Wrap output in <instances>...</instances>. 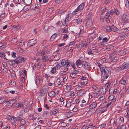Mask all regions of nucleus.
Returning a JSON list of instances; mask_svg holds the SVG:
<instances>
[{"label": "nucleus", "mask_w": 129, "mask_h": 129, "mask_svg": "<svg viewBox=\"0 0 129 129\" xmlns=\"http://www.w3.org/2000/svg\"><path fill=\"white\" fill-rule=\"evenodd\" d=\"M99 66L101 71V74L102 76L104 77V79H107L109 76V74H111L110 69L108 67H105V68Z\"/></svg>", "instance_id": "nucleus-1"}, {"label": "nucleus", "mask_w": 129, "mask_h": 129, "mask_svg": "<svg viewBox=\"0 0 129 129\" xmlns=\"http://www.w3.org/2000/svg\"><path fill=\"white\" fill-rule=\"evenodd\" d=\"M39 53L42 56L41 62H46L49 59V56L45 54V53L44 51L40 50L39 51Z\"/></svg>", "instance_id": "nucleus-2"}, {"label": "nucleus", "mask_w": 129, "mask_h": 129, "mask_svg": "<svg viewBox=\"0 0 129 129\" xmlns=\"http://www.w3.org/2000/svg\"><path fill=\"white\" fill-rule=\"evenodd\" d=\"M85 4V3L84 2L81 3L78 6L77 8L76 9L75 11L73 12V14L75 15L76 14L80 12L83 9L84 7Z\"/></svg>", "instance_id": "nucleus-3"}, {"label": "nucleus", "mask_w": 129, "mask_h": 129, "mask_svg": "<svg viewBox=\"0 0 129 129\" xmlns=\"http://www.w3.org/2000/svg\"><path fill=\"white\" fill-rule=\"evenodd\" d=\"M26 59V58H24L21 56H18L14 60V62L16 64H18L19 63H22V62H25Z\"/></svg>", "instance_id": "nucleus-4"}, {"label": "nucleus", "mask_w": 129, "mask_h": 129, "mask_svg": "<svg viewBox=\"0 0 129 129\" xmlns=\"http://www.w3.org/2000/svg\"><path fill=\"white\" fill-rule=\"evenodd\" d=\"M48 90V88L47 86H43L42 90L40 91L39 95L41 96H43L47 93Z\"/></svg>", "instance_id": "nucleus-5"}, {"label": "nucleus", "mask_w": 129, "mask_h": 129, "mask_svg": "<svg viewBox=\"0 0 129 129\" xmlns=\"http://www.w3.org/2000/svg\"><path fill=\"white\" fill-rule=\"evenodd\" d=\"M9 119L11 123L15 127L18 124V122L16 121L15 117L14 116H9Z\"/></svg>", "instance_id": "nucleus-6"}, {"label": "nucleus", "mask_w": 129, "mask_h": 129, "mask_svg": "<svg viewBox=\"0 0 129 129\" xmlns=\"http://www.w3.org/2000/svg\"><path fill=\"white\" fill-rule=\"evenodd\" d=\"M122 22L126 24L129 22V17L125 14H123L122 17Z\"/></svg>", "instance_id": "nucleus-7"}, {"label": "nucleus", "mask_w": 129, "mask_h": 129, "mask_svg": "<svg viewBox=\"0 0 129 129\" xmlns=\"http://www.w3.org/2000/svg\"><path fill=\"white\" fill-rule=\"evenodd\" d=\"M16 101L15 99L7 101H5L6 103L7 104V106L8 107H10L15 103Z\"/></svg>", "instance_id": "nucleus-8"}, {"label": "nucleus", "mask_w": 129, "mask_h": 129, "mask_svg": "<svg viewBox=\"0 0 129 129\" xmlns=\"http://www.w3.org/2000/svg\"><path fill=\"white\" fill-rule=\"evenodd\" d=\"M85 69L90 70L91 69V65L90 64L85 61H83L82 66Z\"/></svg>", "instance_id": "nucleus-9"}, {"label": "nucleus", "mask_w": 129, "mask_h": 129, "mask_svg": "<svg viewBox=\"0 0 129 129\" xmlns=\"http://www.w3.org/2000/svg\"><path fill=\"white\" fill-rule=\"evenodd\" d=\"M88 82L87 79H81V81L79 83V84L81 87H83L86 86L87 84L88 83Z\"/></svg>", "instance_id": "nucleus-10"}, {"label": "nucleus", "mask_w": 129, "mask_h": 129, "mask_svg": "<svg viewBox=\"0 0 129 129\" xmlns=\"http://www.w3.org/2000/svg\"><path fill=\"white\" fill-rule=\"evenodd\" d=\"M121 70L125 69H128L129 68V63H124L120 67Z\"/></svg>", "instance_id": "nucleus-11"}, {"label": "nucleus", "mask_w": 129, "mask_h": 129, "mask_svg": "<svg viewBox=\"0 0 129 129\" xmlns=\"http://www.w3.org/2000/svg\"><path fill=\"white\" fill-rule=\"evenodd\" d=\"M109 92L113 94H116L118 92V91L117 89H115L113 87H111L109 89Z\"/></svg>", "instance_id": "nucleus-12"}, {"label": "nucleus", "mask_w": 129, "mask_h": 129, "mask_svg": "<svg viewBox=\"0 0 129 129\" xmlns=\"http://www.w3.org/2000/svg\"><path fill=\"white\" fill-rule=\"evenodd\" d=\"M86 91L84 89H80L79 91H78L77 94L79 96H83L85 95Z\"/></svg>", "instance_id": "nucleus-13"}, {"label": "nucleus", "mask_w": 129, "mask_h": 129, "mask_svg": "<svg viewBox=\"0 0 129 129\" xmlns=\"http://www.w3.org/2000/svg\"><path fill=\"white\" fill-rule=\"evenodd\" d=\"M117 122L115 121V118H112L110 122V124L111 126H115L117 125Z\"/></svg>", "instance_id": "nucleus-14"}, {"label": "nucleus", "mask_w": 129, "mask_h": 129, "mask_svg": "<svg viewBox=\"0 0 129 129\" xmlns=\"http://www.w3.org/2000/svg\"><path fill=\"white\" fill-rule=\"evenodd\" d=\"M112 31H113L120 33H121V31L119 30L118 29L116 26H114L113 25L111 26Z\"/></svg>", "instance_id": "nucleus-15"}, {"label": "nucleus", "mask_w": 129, "mask_h": 129, "mask_svg": "<svg viewBox=\"0 0 129 129\" xmlns=\"http://www.w3.org/2000/svg\"><path fill=\"white\" fill-rule=\"evenodd\" d=\"M126 79L125 77H122L120 82L121 83V84L123 85H125L126 83Z\"/></svg>", "instance_id": "nucleus-16"}, {"label": "nucleus", "mask_w": 129, "mask_h": 129, "mask_svg": "<svg viewBox=\"0 0 129 129\" xmlns=\"http://www.w3.org/2000/svg\"><path fill=\"white\" fill-rule=\"evenodd\" d=\"M89 104H90V109L95 108L97 106V103H96L95 102L90 103Z\"/></svg>", "instance_id": "nucleus-17"}, {"label": "nucleus", "mask_w": 129, "mask_h": 129, "mask_svg": "<svg viewBox=\"0 0 129 129\" xmlns=\"http://www.w3.org/2000/svg\"><path fill=\"white\" fill-rule=\"evenodd\" d=\"M109 100L115 103L116 101V98L115 96L112 95H111L108 98Z\"/></svg>", "instance_id": "nucleus-18"}, {"label": "nucleus", "mask_w": 129, "mask_h": 129, "mask_svg": "<svg viewBox=\"0 0 129 129\" xmlns=\"http://www.w3.org/2000/svg\"><path fill=\"white\" fill-rule=\"evenodd\" d=\"M92 25V20H86V25L88 27H91Z\"/></svg>", "instance_id": "nucleus-19"}, {"label": "nucleus", "mask_w": 129, "mask_h": 129, "mask_svg": "<svg viewBox=\"0 0 129 129\" xmlns=\"http://www.w3.org/2000/svg\"><path fill=\"white\" fill-rule=\"evenodd\" d=\"M36 41L33 39L30 40L28 43V45L30 46H31L36 44Z\"/></svg>", "instance_id": "nucleus-20"}, {"label": "nucleus", "mask_w": 129, "mask_h": 129, "mask_svg": "<svg viewBox=\"0 0 129 129\" xmlns=\"http://www.w3.org/2000/svg\"><path fill=\"white\" fill-rule=\"evenodd\" d=\"M44 49V50L43 51H44L47 54H49L50 52V50L49 48V47L47 46H45L43 48Z\"/></svg>", "instance_id": "nucleus-21"}, {"label": "nucleus", "mask_w": 129, "mask_h": 129, "mask_svg": "<svg viewBox=\"0 0 129 129\" xmlns=\"http://www.w3.org/2000/svg\"><path fill=\"white\" fill-rule=\"evenodd\" d=\"M65 115L66 116L67 118H69L72 116L73 115V114L72 113L68 111V112H67L65 114Z\"/></svg>", "instance_id": "nucleus-22"}, {"label": "nucleus", "mask_w": 129, "mask_h": 129, "mask_svg": "<svg viewBox=\"0 0 129 129\" xmlns=\"http://www.w3.org/2000/svg\"><path fill=\"white\" fill-rule=\"evenodd\" d=\"M83 61H81L79 59L76 61V64L80 68V67L81 66H82V63Z\"/></svg>", "instance_id": "nucleus-23"}, {"label": "nucleus", "mask_w": 129, "mask_h": 129, "mask_svg": "<svg viewBox=\"0 0 129 129\" xmlns=\"http://www.w3.org/2000/svg\"><path fill=\"white\" fill-rule=\"evenodd\" d=\"M109 59H110V60L112 62H116L118 60V57L117 56L113 57H111V58H110Z\"/></svg>", "instance_id": "nucleus-24"}, {"label": "nucleus", "mask_w": 129, "mask_h": 129, "mask_svg": "<svg viewBox=\"0 0 129 129\" xmlns=\"http://www.w3.org/2000/svg\"><path fill=\"white\" fill-rule=\"evenodd\" d=\"M59 112V111L57 109H54L53 110L51 111L50 112V114L51 115H55L58 113Z\"/></svg>", "instance_id": "nucleus-25"}, {"label": "nucleus", "mask_w": 129, "mask_h": 129, "mask_svg": "<svg viewBox=\"0 0 129 129\" xmlns=\"http://www.w3.org/2000/svg\"><path fill=\"white\" fill-rule=\"evenodd\" d=\"M104 30H105L106 31L110 32L112 31L111 26V27L109 26H105L104 27Z\"/></svg>", "instance_id": "nucleus-26"}, {"label": "nucleus", "mask_w": 129, "mask_h": 129, "mask_svg": "<svg viewBox=\"0 0 129 129\" xmlns=\"http://www.w3.org/2000/svg\"><path fill=\"white\" fill-rule=\"evenodd\" d=\"M31 8V6L29 5H26L24 6L22 10L25 12L28 11L29 9Z\"/></svg>", "instance_id": "nucleus-27"}, {"label": "nucleus", "mask_w": 129, "mask_h": 129, "mask_svg": "<svg viewBox=\"0 0 129 129\" xmlns=\"http://www.w3.org/2000/svg\"><path fill=\"white\" fill-rule=\"evenodd\" d=\"M36 82L38 83H40L41 82L42 80V78L40 77H39L38 76H36Z\"/></svg>", "instance_id": "nucleus-28"}, {"label": "nucleus", "mask_w": 129, "mask_h": 129, "mask_svg": "<svg viewBox=\"0 0 129 129\" xmlns=\"http://www.w3.org/2000/svg\"><path fill=\"white\" fill-rule=\"evenodd\" d=\"M20 73L21 76H24L25 77L27 75L26 71L25 70H23L20 72Z\"/></svg>", "instance_id": "nucleus-29"}, {"label": "nucleus", "mask_w": 129, "mask_h": 129, "mask_svg": "<svg viewBox=\"0 0 129 129\" xmlns=\"http://www.w3.org/2000/svg\"><path fill=\"white\" fill-rule=\"evenodd\" d=\"M58 68V66H56L55 67H53L51 69V72L52 73H54L56 72V70Z\"/></svg>", "instance_id": "nucleus-30"}, {"label": "nucleus", "mask_w": 129, "mask_h": 129, "mask_svg": "<svg viewBox=\"0 0 129 129\" xmlns=\"http://www.w3.org/2000/svg\"><path fill=\"white\" fill-rule=\"evenodd\" d=\"M74 22L75 23L78 24H80L82 22V20L81 19L78 18V19H76L74 20Z\"/></svg>", "instance_id": "nucleus-31"}, {"label": "nucleus", "mask_w": 129, "mask_h": 129, "mask_svg": "<svg viewBox=\"0 0 129 129\" xmlns=\"http://www.w3.org/2000/svg\"><path fill=\"white\" fill-rule=\"evenodd\" d=\"M48 95L50 97L52 98L55 96V93L53 91H51L48 93Z\"/></svg>", "instance_id": "nucleus-32"}, {"label": "nucleus", "mask_w": 129, "mask_h": 129, "mask_svg": "<svg viewBox=\"0 0 129 129\" xmlns=\"http://www.w3.org/2000/svg\"><path fill=\"white\" fill-rule=\"evenodd\" d=\"M111 85V83L109 82H108V83H106L105 84V85L104 87V88L107 90H108V89L110 87V85Z\"/></svg>", "instance_id": "nucleus-33"}, {"label": "nucleus", "mask_w": 129, "mask_h": 129, "mask_svg": "<svg viewBox=\"0 0 129 129\" xmlns=\"http://www.w3.org/2000/svg\"><path fill=\"white\" fill-rule=\"evenodd\" d=\"M14 61V60H10L8 61V62L10 65L12 66L15 63Z\"/></svg>", "instance_id": "nucleus-34"}, {"label": "nucleus", "mask_w": 129, "mask_h": 129, "mask_svg": "<svg viewBox=\"0 0 129 129\" xmlns=\"http://www.w3.org/2000/svg\"><path fill=\"white\" fill-rule=\"evenodd\" d=\"M32 0H24V3L26 5H30L32 3Z\"/></svg>", "instance_id": "nucleus-35"}, {"label": "nucleus", "mask_w": 129, "mask_h": 129, "mask_svg": "<svg viewBox=\"0 0 129 129\" xmlns=\"http://www.w3.org/2000/svg\"><path fill=\"white\" fill-rule=\"evenodd\" d=\"M114 103H115L110 101L106 105V108H108L109 106L110 107L111 106L113 105Z\"/></svg>", "instance_id": "nucleus-36"}, {"label": "nucleus", "mask_w": 129, "mask_h": 129, "mask_svg": "<svg viewBox=\"0 0 129 129\" xmlns=\"http://www.w3.org/2000/svg\"><path fill=\"white\" fill-rule=\"evenodd\" d=\"M100 94L99 93H94L92 94L94 98H96L98 97Z\"/></svg>", "instance_id": "nucleus-37"}, {"label": "nucleus", "mask_w": 129, "mask_h": 129, "mask_svg": "<svg viewBox=\"0 0 129 129\" xmlns=\"http://www.w3.org/2000/svg\"><path fill=\"white\" fill-rule=\"evenodd\" d=\"M25 126L24 125L21 124H20V125H18V129H25Z\"/></svg>", "instance_id": "nucleus-38"}, {"label": "nucleus", "mask_w": 129, "mask_h": 129, "mask_svg": "<svg viewBox=\"0 0 129 129\" xmlns=\"http://www.w3.org/2000/svg\"><path fill=\"white\" fill-rule=\"evenodd\" d=\"M70 76L73 78H76L77 77V75L73 72L70 73Z\"/></svg>", "instance_id": "nucleus-39"}, {"label": "nucleus", "mask_w": 129, "mask_h": 129, "mask_svg": "<svg viewBox=\"0 0 129 129\" xmlns=\"http://www.w3.org/2000/svg\"><path fill=\"white\" fill-rule=\"evenodd\" d=\"M5 53H1L0 52V57H2L3 58L6 59V60H7L5 57Z\"/></svg>", "instance_id": "nucleus-40"}, {"label": "nucleus", "mask_w": 129, "mask_h": 129, "mask_svg": "<svg viewBox=\"0 0 129 129\" xmlns=\"http://www.w3.org/2000/svg\"><path fill=\"white\" fill-rule=\"evenodd\" d=\"M11 41L12 43H15L17 42L18 40L16 38H13L12 39Z\"/></svg>", "instance_id": "nucleus-41"}, {"label": "nucleus", "mask_w": 129, "mask_h": 129, "mask_svg": "<svg viewBox=\"0 0 129 129\" xmlns=\"http://www.w3.org/2000/svg\"><path fill=\"white\" fill-rule=\"evenodd\" d=\"M57 36V34L56 33H54L53 34L51 37V39L52 40H53L55 39L56 37Z\"/></svg>", "instance_id": "nucleus-42"}, {"label": "nucleus", "mask_w": 129, "mask_h": 129, "mask_svg": "<svg viewBox=\"0 0 129 129\" xmlns=\"http://www.w3.org/2000/svg\"><path fill=\"white\" fill-rule=\"evenodd\" d=\"M71 19V14H68V15L66 16L65 19L67 21H69V20Z\"/></svg>", "instance_id": "nucleus-43"}, {"label": "nucleus", "mask_w": 129, "mask_h": 129, "mask_svg": "<svg viewBox=\"0 0 129 129\" xmlns=\"http://www.w3.org/2000/svg\"><path fill=\"white\" fill-rule=\"evenodd\" d=\"M71 103L70 102L67 101H66V106L67 108H69L71 107Z\"/></svg>", "instance_id": "nucleus-44"}, {"label": "nucleus", "mask_w": 129, "mask_h": 129, "mask_svg": "<svg viewBox=\"0 0 129 129\" xmlns=\"http://www.w3.org/2000/svg\"><path fill=\"white\" fill-rule=\"evenodd\" d=\"M60 62L61 66V67L65 65L66 60L64 59H63Z\"/></svg>", "instance_id": "nucleus-45"}, {"label": "nucleus", "mask_w": 129, "mask_h": 129, "mask_svg": "<svg viewBox=\"0 0 129 129\" xmlns=\"http://www.w3.org/2000/svg\"><path fill=\"white\" fill-rule=\"evenodd\" d=\"M69 61L68 60H66L65 65L66 67H68L70 66Z\"/></svg>", "instance_id": "nucleus-46"}, {"label": "nucleus", "mask_w": 129, "mask_h": 129, "mask_svg": "<svg viewBox=\"0 0 129 129\" xmlns=\"http://www.w3.org/2000/svg\"><path fill=\"white\" fill-rule=\"evenodd\" d=\"M15 82L14 80H12L10 84V85L11 86V87L13 86H15Z\"/></svg>", "instance_id": "nucleus-47"}, {"label": "nucleus", "mask_w": 129, "mask_h": 129, "mask_svg": "<svg viewBox=\"0 0 129 129\" xmlns=\"http://www.w3.org/2000/svg\"><path fill=\"white\" fill-rule=\"evenodd\" d=\"M105 95H103L102 96H101L99 97L98 99V100L99 101H101L105 99Z\"/></svg>", "instance_id": "nucleus-48"}, {"label": "nucleus", "mask_w": 129, "mask_h": 129, "mask_svg": "<svg viewBox=\"0 0 129 129\" xmlns=\"http://www.w3.org/2000/svg\"><path fill=\"white\" fill-rule=\"evenodd\" d=\"M109 36L104 38L103 39V42H107L109 40Z\"/></svg>", "instance_id": "nucleus-49"}, {"label": "nucleus", "mask_w": 129, "mask_h": 129, "mask_svg": "<svg viewBox=\"0 0 129 129\" xmlns=\"http://www.w3.org/2000/svg\"><path fill=\"white\" fill-rule=\"evenodd\" d=\"M123 95V92L122 91H120L119 92V94L118 96V98L119 99H120L122 97V96Z\"/></svg>", "instance_id": "nucleus-50"}, {"label": "nucleus", "mask_w": 129, "mask_h": 129, "mask_svg": "<svg viewBox=\"0 0 129 129\" xmlns=\"http://www.w3.org/2000/svg\"><path fill=\"white\" fill-rule=\"evenodd\" d=\"M11 76L13 79H16V76L15 74L14 73H11Z\"/></svg>", "instance_id": "nucleus-51"}, {"label": "nucleus", "mask_w": 129, "mask_h": 129, "mask_svg": "<svg viewBox=\"0 0 129 129\" xmlns=\"http://www.w3.org/2000/svg\"><path fill=\"white\" fill-rule=\"evenodd\" d=\"M56 82L59 85H61V83H63V82H62L61 81V80L59 79H58L56 81Z\"/></svg>", "instance_id": "nucleus-52"}, {"label": "nucleus", "mask_w": 129, "mask_h": 129, "mask_svg": "<svg viewBox=\"0 0 129 129\" xmlns=\"http://www.w3.org/2000/svg\"><path fill=\"white\" fill-rule=\"evenodd\" d=\"M62 23L63 25L66 26L67 25L66 19H63L62 20Z\"/></svg>", "instance_id": "nucleus-53"}, {"label": "nucleus", "mask_w": 129, "mask_h": 129, "mask_svg": "<svg viewBox=\"0 0 129 129\" xmlns=\"http://www.w3.org/2000/svg\"><path fill=\"white\" fill-rule=\"evenodd\" d=\"M13 28L15 30H17L20 28V26L19 25L17 26H13Z\"/></svg>", "instance_id": "nucleus-54"}, {"label": "nucleus", "mask_w": 129, "mask_h": 129, "mask_svg": "<svg viewBox=\"0 0 129 129\" xmlns=\"http://www.w3.org/2000/svg\"><path fill=\"white\" fill-rule=\"evenodd\" d=\"M91 50L89 48H88L87 51L88 54L89 55H90L93 54L92 53Z\"/></svg>", "instance_id": "nucleus-55"}, {"label": "nucleus", "mask_w": 129, "mask_h": 129, "mask_svg": "<svg viewBox=\"0 0 129 129\" xmlns=\"http://www.w3.org/2000/svg\"><path fill=\"white\" fill-rule=\"evenodd\" d=\"M116 12V10H108V13H110V14H113L114 13H115Z\"/></svg>", "instance_id": "nucleus-56"}, {"label": "nucleus", "mask_w": 129, "mask_h": 129, "mask_svg": "<svg viewBox=\"0 0 129 129\" xmlns=\"http://www.w3.org/2000/svg\"><path fill=\"white\" fill-rule=\"evenodd\" d=\"M60 101L62 103L61 104H62V105H63V104H64V100L63 98L62 97H61L60 98Z\"/></svg>", "instance_id": "nucleus-57"}, {"label": "nucleus", "mask_w": 129, "mask_h": 129, "mask_svg": "<svg viewBox=\"0 0 129 129\" xmlns=\"http://www.w3.org/2000/svg\"><path fill=\"white\" fill-rule=\"evenodd\" d=\"M101 93H105L107 90L104 88V87H102L101 88Z\"/></svg>", "instance_id": "nucleus-58"}, {"label": "nucleus", "mask_w": 129, "mask_h": 129, "mask_svg": "<svg viewBox=\"0 0 129 129\" xmlns=\"http://www.w3.org/2000/svg\"><path fill=\"white\" fill-rule=\"evenodd\" d=\"M20 121L21 123L20 124L24 125V124L26 123V122L24 119H21Z\"/></svg>", "instance_id": "nucleus-59"}, {"label": "nucleus", "mask_w": 129, "mask_h": 129, "mask_svg": "<svg viewBox=\"0 0 129 129\" xmlns=\"http://www.w3.org/2000/svg\"><path fill=\"white\" fill-rule=\"evenodd\" d=\"M18 7H19V9H23V6L20 3L18 4Z\"/></svg>", "instance_id": "nucleus-60"}, {"label": "nucleus", "mask_w": 129, "mask_h": 129, "mask_svg": "<svg viewBox=\"0 0 129 129\" xmlns=\"http://www.w3.org/2000/svg\"><path fill=\"white\" fill-rule=\"evenodd\" d=\"M18 105L17 106L18 107H23V104L21 102H20L18 104Z\"/></svg>", "instance_id": "nucleus-61"}, {"label": "nucleus", "mask_w": 129, "mask_h": 129, "mask_svg": "<svg viewBox=\"0 0 129 129\" xmlns=\"http://www.w3.org/2000/svg\"><path fill=\"white\" fill-rule=\"evenodd\" d=\"M25 77L24 76H22V78L21 79L20 81L23 82H24L25 80Z\"/></svg>", "instance_id": "nucleus-62"}, {"label": "nucleus", "mask_w": 129, "mask_h": 129, "mask_svg": "<svg viewBox=\"0 0 129 129\" xmlns=\"http://www.w3.org/2000/svg\"><path fill=\"white\" fill-rule=\"evenodd\" d=\"M106 110L105 108L103 107L100 110V112L101 113H104Z\"/></svg>", "instance_id": "nucleus-63"}, {"label": "nucleus", "mask_w": 129, "mask_h": 129, "mask_svg": "<svg viewBox=\"0 0 129 129\" xmlns=\"http://www.w3.org/2000/svg\"><path fill=\"white\" fill-rule=\"evenodd\" d=\"M121 127V129H126V125L125 124L122 125Z\"/></svg>", "instance_id": "nucleus-64"}]
</instances>
